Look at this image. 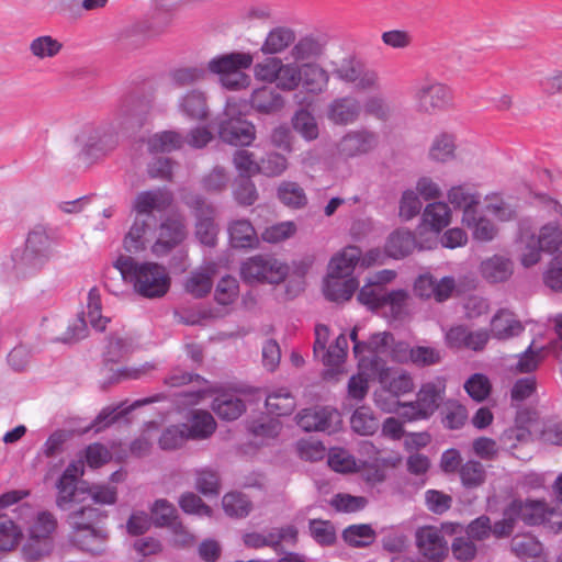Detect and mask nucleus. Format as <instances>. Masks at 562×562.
Wrapping results in <instances>:
<instances>
[{
  "instance_id": "21",
  "label": "nucleus",
  "mask_w": 562,
  "mask_h": 562,
  "mask_svg": "<svg viewBox=\"0 0 562 562\" xmlns=\"http://www.w3.org/2000/svg\"><path fill=\"white\" fill-rule=\"evenodd\" d=\"M326 52V43L314 35L300 37L290 48L291 64L303 65L317 63Z\"/></svg>"
},
{
  "instance_id": "58",
  "label": "nucleus",
  "mask_w": 562,
  "mask_h": 562,
  "mask_svg": "<svg viewBox=\"0 0 562 562\" xmlns=\"http://www.w3.org/2000/svg\"><path fill=\"white\" fill-rule=\"evenodd\" d=\"M87 308V314L91 326L99 331H103L110 319L101 315V295L98 288L95 286L90 289L88 293Z\"/></svg>"
},
{
  "instance_id": "24",
  "label": "nucleus",
  "mask_w": 562,
  "mask_h": 562,
  "mask_svg": "<svg viewBox=\"0 0 562 562\" xmlns=\"http://www.w3.org/2000/svg\"><path fill=\"white\" fill-rule=\"evenodd\" d=\"M361 105L353 97H341L334 99L327 109V117L337 125H349L355 123L360 115Z\"/></svg>"
},
{
  "instance_id": "37",
  "label": "nucleus",
  "mask_w": 562,
  "mask_h": 562,
  "mask_svg": "<svg viewBox=\"0 0 562 562\" xmlns=\"http://www.w3.org/2000/svg\"><path fill=\"white\" fill-rule=\"evenodd\" d=\"M63 47V43L50 35L36 36L29 44L31 55L40 60L55 58Z\"/></svg>"
},
{
  "instance_id": "4",
  "label": "nucleus",
  "mask_w": 562,
  "mask_h": 562,
  "mask_svg": "<svg viewBox=\"0 0 562 562\" xmlns=\"http://www.w3.org/2000/svg\"><path fill=\"white\" fill-rule=\"evenodd\" d=\"M57 528V519L49 512H40L29 529V538L23 544V557L29 561L47 555L53 549L52 535Z\"/></svg>"
},
{
  "instance_id": "2",
  "label": "nucleus",
  "mask_w": 562,
  "mask_h": 562,
  "mask_svg": "<svg viewBox=\"0 0 562 562\" xmlns=\"http://www.w3.org/2000/svg\"><path fill=\"white\" fill-rule=\"evenodd\" d=\"M128 121L122 115L100 124H85L78 131L75 142L81 153L98 159L113 151L120 142V132L128 128Z\"/></svg>"
},
{
  "instance_id": "14",
  "label": "nucleus",
  "mask_w": 562,
  "mask_h": 562,
  "mask_svg": "<svg viewBox=\"0 0 562 562\" xmlns=\"http://www.w3.org/2000/svg\"><path fill=\"white\" fill-rule=\"evenodd\" d=\"M378 145V135L367 128L352 130L346 133L337 145L340 156L355 158L373 150Z\"/></svg>"
},
{
  "instance_id": "27",
  "label": "nucleus",
  "mask_w": 562,
  "mask_h": 562,
  "mask_svg": "<svg viewBox=\"0 0 562 562\" xmlns=\"http://www.w3.org/2000/svg\"><path fill=\"white\" fill-rule=\"evenodd\" d=\"M218 265L206 262L200 270L191 272L184 283L186 291L194 297H203L210 293L213 285V277L217 273Z\"/></svg>"
},
{
  "instance_id": "57",
  "label": "nucleus",
  "mask_w": 562,
  "mask_h": 562,
  "mask_svg": "<svg viewBox=\"0 0 562 562\" xmlns=\"http://www.w3.org/2000/svg\"><path fill=\"white\" fill-rule=\"evenodd\" d=\"M195 487L204 495H217L220 493L218 472L211 468H201L195 470Z\"/></svg>"
},
{
  "instance_id": "10",
  "label": "nucleus",
  "mask_w": 562,
  "mask_h": 562,
  "mask_svg": "<svg viewBox=\"0 0 562 562\" xmlns=\"http://www.w3.org/2000/svg\"><path fill=\"white\" fill-rule=\"evenodd\" d=\"M292 65L277 56H267L254 65V77L259 82L274 83L277 89L288 92L291 75H294Z\"/></svg>"
},
{
  "instance_id": "45",
  "label": "nucleus",
  "mask_w": 562,
  "mask_h": 562,
  "mask_svg": "<svg viewBox=\"0 0 562 562\" xmlns=\"http://www.w3.org/2000/svg\"><path fill=\"white\" fill-rule=\"evenodd\" d=\"M280 201L292 209H301L306 205L307 198L303 188L293 181H283L278 188Z\"/></svg>"
},
{
  "instance_id": "48",
  "label": "nucleus",
  "mask_w": 562,
  "mask_h": 562,
  "mask_svg": "<svg viewBox=\"0 0 562 562\" xmlns=\"http://www.w3.org/2000/svg\"><path fill=\"white\" fill-rule=\"evenodd\" d=\"M207 66H186L170 72V80L177 87H186L201 82L206 78Z\"/></svg>"
},
{
  "instance_id": "59",
  "label": "nucleus",
  "mask_w": 562,
  "mask_h": 562,
  "mask_svg": "<svg viewBox=\"0 0 562 562\" xmlns=\"http://www.w3.org/2000/svg\"><path fill=\"white\" fill-rule=\"evenodd\" d=\"M266 547L277 550L282 542L295 543L297 540V529L293 525L281 528H271L262 532Z\"/></svg>"
},
{
  "instance_id": "20",
  "label": "nucleus",
  "mask_w": 562,
  "mask_h": 562,
  "mask_svg": "<svg viewBox=\"0 0 562 562\" xmlns=\"http://www.w3.org/2000/svg\"><path fill=\"white\" fill-rule=\"evenodd\" d=\"M172 196L169 192L156 189L139 192L133 202V211L136 216L150 220L154 211H165L170 206Z\"/></svg>"
},
{
  "instance_id": "52",
  "label": "nucleus",
  "mask_w": 562,
  "mask_h": 562,
  "mask_svg": "<svg viewBox=\"0 0 562 562\" xmlns=\"http://www.w3.org/2000/svg\"><path fill=\"white\" fill-rule=\"evenodd\" d=\"M60 239V229L46 224L34 225L27 234L26 246L56 244Z\"/></svg>"
},
{
  "instance_id": "33",
  "label": "nucleus",
  "mask_w": 562,
  "mask_h": 562,
  "mask_svg": "<svg viewBox=\"0 0 562 562\" xmlns=\"http://www.w3.org/2000/svg\"><path fill=\"white\" fill-rule=\"evenodd\" d=\"M213 412L223 420L237 419L246 411L245 402L232 393H221L212 402Z\"/></svg>"
},
{
  "instance_id": "25",
  "label": "nucleus",
  "mask_w": 562,
  "mask_h": 562,
  "mask_svg": "<svg viewBox=\"0 0 562 562\" xmlns=\"http://www.w3.org/2000/svg\"><path fill=\"white\" fill-rule=\"evenodd\" d=\"M359 288V282L356 278L340 277L330 272L324 281V295L331 302H347Z\"/></svg>"
},
{
  "instance_id": "11",
  "label": "nucleus",
  "mask_w": 562,
  "mask_h": 562,
  "mask_svg": "<svg viewBox=\"0 0 562 562\" xmlns=\"http://www.w3.org/2000/svg\"><path fill=\"white\" fill-rule=\"evenodd\" d=\"M414 100L418 111L435 113L446 109L451 103L452 95L447 86L427 80L416 87Z\"/></svg>"
},
{
  "instance_id": "42",
  "label": "nucleus",
  "mask_w": 562,
  "mask_h": 562,
  "mask_svg": "<svg viewBox=\"0 0 562 562\" xmlns=\"http://www.w3.org/2000/svg\"><path fill=\"white\" fill-rule=\"evenodd\" d=\"M222 505L225 514L234 518H245L252 509L250 499L239 492L225 494L222 499Z\"/></svg>"
},
{
  "instance_id": "62",
  "label": "nucleus",
  "mask_w": 562,
  "mask_h": 562,
  "mask_svg": "<svg viewBox=\"0 0 562 562\" xmlns=\"http://www.w3.org/2000/svg\"><path fill=\"white\" fill-rule=\"evenodd\" d=\"M130 350L131 346L126 339L119 336H111L103 355L105 364L120 362L128 355Z\"/></svg>"
},
{
  "instance_id": "36",
  "label": "nucleus",
  "mask_w": 562,
  "mask_h": 562,
  "mask_svg": "<svg viewBox=\"0 0 562 562\" xmlns=\"http://www.w3.org/2000/svg\"><path fill=\"white\" fill-rule=\"evenodd\" d=\"M229 246H257V232L248 220H235L227 227Z\"/></svg>"
},
{
  "instance_id": "39",
  "label": "nucleus",
  "mask_w": 562,
  "mask_h": 562,
  "mask_svg": "<svg viewBox=\"0 0 562 562\" xmlns=\"http://www.w3.org/2000/svg\"><path fill=\"white\" fill-rule=\"evenodd\" d=\"M184 139L175 131H164L151 135L147 139V147L151 154L170 153L179 149Z\"/></svg>"
},
{
  "instance_id": "16",
  "label": "nucleus",
  "mask_w": 562,
  "mask_h": 562,
  "mask_svg": "<svg viewBox=\"0 0 562 562\" xmlns=\"http://www.w3.org/2000/svg\"><path fill=\"white\" fill-rule=\"evenodd\" d=\"M448 202L463 211L462 223L472 226L473 214L481 202V194L470 184L463 183L451 187L447 192Z\"/></svg>"
},
{
  "instance_id": "7",
  "label": "nucleus",
  "mask_w": 562,
  "mask_h": 562,
  "mask_svg": "<svg viewBox=\"0 0 562 562\" xmlns=\"http://www.w3.org/2000/svg\"><path fill=\"white\" fill-rule=\"evenodd\" d=\"M288 92L295 91L299 87L311 95H319L328 90L330 72L318 63L303 65L293 64Z\"/></svg>"
},
{
  "instance_id": "43",
  "label": "nucleus",
  "mask_w": 562,
  "mask_h": 562,
  "mask_svg": "<svg viewBox=\"0 0 562 562\" xmlns=\"http://www.w3.org/2000/svg\"><path fill=\"white\" fill-rule=\"evenodd\" d=\"M105 512L86 505L69 515V524L72 529L95 528V524L105 518Z\"/></svg>"
},
{
  "instance_id": "41",
  "label": "nucleus",
  "mask_w": 562,
  "mask_h": 562,
  "mask_svg": "<svg viewBox=\"0 0 562 562\" xmlns=\"http://www.w3.org/2000/svg\"><path fill=\"white\" fill-rule=\"evenodd\" d=\"M350 425L355 432L361 436H371L379 429V420L367 406L358 407L350 418Z\"/></svg>"
},
{
  "instance_id": "12",
  "label": "nucleus",
  "mask_w": 562,
  "mask_h": 562,
  "mask_svg": "<svg viewBox=\"0 0 562 562\" xmlns=\"http://www.w3.org/2000/svg\"><path fill=\"white\" fill-rule=\"evenodd\" d=\"M304 431H335L340 423L339 413L331 407L315 406L302 409L295 417Z\"/></svg>"
},
{
  "instance_id": "29",
  "label": "nucleus",
  "mask_w": 562,
  "mask_h": 562,
  "mask_svg": "<svg viewBox=\"0 0 562 562\" xmlns=\"http://www.w3.org/2000/svg\"><path fill=\"white\" fill-rule=\"evenodd\" d=\"M524 326L515 315L507 311H498L491 321V334L498 340H507L520 335Z\"/></svg>"
},
{
  "instance_id": "50",
  "label": "nucleus",
  "mask_w": 562,
  "mask_h": 562,
  "mask_svg": "<svg viewBox=\"0 0 562 562\" xmlns=\"http://www.w3.org/2000/svg\"><path fill=\"white\" fill-rule=\"evenodd\" d=\"M293 128L305 139L314 140L319 135L315 116L307 110H299L292 119Z\"/></svg>"
},
{
  "instance_id": "18",
  "label": "nucleus",
  "mask_w": 562,
  "mask_h": 562,
  "mask_svg": "<svg viewBox=\"0 0 562 562\" xmlns=\"http://www.w3.org/2000/svg\"><path fill=\"white\" fill-rule=\"evenodd\" d=\"M376 378L383 391L397 398L414 390L412 375L400 368L381 366L376 369Z\"/></svg>"
},
{
  "instance_id": "3",
  "label": "nucleus",
  "mask_w": 562,
  "mask_h": 562,
  "mask_svg": "<svg viewBox=\"0 0 562 562\" xmlns=\"http://www.w3.org/2000/svg\"><path fill=\"white\" fill-rule=\"evenodd\" d=\"M254 64V56L248 52H232L217 55L207 61V71L216 75L222 88L240 91L248 88L251 78L244 70Z\"/></svg>"
},
{
  "instance_id": "38",
  "label": "nucleus",
  "mask_w": 562,
  "mask_h": 562,
  "mask_svg": "<svg viewBox=\"0 0 562 562\" xmlns=\"http://www.w3.org/2000/svg\"><path fill=\"white\" fill-rule=\"evenodd\" d=\"M296 402L291 392L286 389H279L270 393L266 398L268 412L276 416H288L292 414Z\"/></svg>"
},
{
  "instance_id": "51",
  "label": "nucleus",
  "mask_w": 562,
  "mask_h": 562,
  "mask_svg": "<svg viewBox=\"0 0 562 562\" xmlns=\"http://www.w3.org/2000/svg\"><path fill=\"white\" fill-rule=\"evenodd\" d=\"M344 540L356 548L370 546L375 539V531L370 525H351L342 532Z\"/></svg>"
},
{
  "instance_id": "22",
  "label": "nucleus",
  "mask_w": 562,
  "mask_h": 562,
  "mask_svg": "<svg viewBox=\"0 0 562 562\" xmlns=\"http://www.w3.org/2000/svg\"><path fill=\"white\" fill-rule=\"evenodd\" d=\"M179 113L191 121H203L209 115L207 95L201 89H190L177 101Z\"/></svg>"
},
{
  "instance_id": "28",
  "label": "nucleus",
  "mask_w": 562,
  "mask_h": 562,
  "mask_svg": "<svg viewBox=\"0 0 562 562\" xmlns=\"http://www.w3.org/2000/svg\"><path fill=\"white\" fill-rule=\"evenodd\" d=\"M108 533L101 528L74 529L72 541L83 551L93 555L105 552Z\"/></svg>"
},
{
  "instance_id": "35",
  "label": "nucleus",
  "mask_w": 562,
  "mask_h": 562,
  "mask_svg": "<svg viewBox=\"0 0 562 562\" xmlns=\"http://www.w3.org/2000/svg\"><path fill=\"white\" fill-rule=\"evenodd\" d=\"M87 482L75 483L74 480L59 479L56 487L58 495L56 504L61 509H68L70 504H80L87 502L85 496Z\"/></svg>"
},
{
  "instance_id": "40",
  "label": "nucleus",
  "mask_w": 562,
  "mask_h": 562,
  "mask_svg": "<svg viewBox=\"0 0 562 562\" xmlns=\"http://www.w3.org/2000/svg\"><path fill=\"white\" fill-rule=\"evenodd\" d=\"M462 485L468 490L477 488L486 481L485 467L476 460H469L459 469Z\"/></svg>"
},
{
  "instance_id": "17",
  "label": "nucleus",
  "mask_w": 562,
  "mask_h": 562,
  "mask_svg": "<svg viewBox=\"0 0 562 562\" xmlns=\"http://www.w3.org/2000/svg\"><path fill=\"white\" fill-rule=\"evenodd\" d=\"M519 243L521 246H561L562 231L557 223H548L537 231L524 222L519 227Z\"/></svg>"
},
{
  "instance_id": "49",
  "label": "nucleus",
  "mask_w": 562,
  "mask_h": 562,
  "mask_svg": "<svg viewBox=\"0 0 562 562\" xmlns=\"http://www.w3.org/2000/svg\"><path fill=\"white\" fill-rule=\"evenodd\" d=\"M216 428V423L213 416L205 411L194 412L191 424L189 425V432L191 439H205L210 437Z\"/></svg>"
},
{
  "instance_id": "5",
  "label": "nucleus",
  "mask_w": 562,
  "mask_h": 562,
  "mask_svg": "<svg viewBox=\"0 0 562 562\" xmlns=\"http://www.w3.org/2000/svg\"><path fill=\"white\" fill-rule=\"evenodd\" d=\"M289 273V266L272 257L254 256L240 266V277L249 284L283 282Z\"/></svg>"
},
{
  "instance_id": "13",
  "label": "nucleus",
  "mask_w": 562,
  "mask_h": 562,
  "mask_svg": "<svg viewBox=\"0 0 562 562\" xmlns=\"http://www.w3.org/2000/svg\"><path fill=\"white\" fill-rule=\"evenodd\" d=\"M416 546L426 559L439 562L448 555L449 547L440 529L435 526H424L416 530Z\"/></svg>"
},
{
  "instance_id": "31",
  "label": "nucleus",
  "mask_w": 562,
  "mask_h": 562,
  "mask_svg": "<svg viewBox=\"0 0 562 562\" xmlns=\"http://www.w3.org/2000/svg\"><path fill=\"white\" fill-rule=\"evenodd\" d=\"M188 235L184 221L179 215L168 216L159 227V237L154 246H177Z\"/></svg>"
},
{
  "instance_id": "54",
  "label": "nucleus",
  "mask_w": 562,
  "mask_h": 562,
  "mask_svg": "<svg viewBox=\"0 0 562 562\" xmlns=\"http://www.w3.org/2000/svg\"><path fill=\"white\" fill-rule=\"evenodd\" d=\"M233 165L239 173V179H250L260 173V165L255 155L247 149H238L233 156Z\"/></svg>"
},
{
  "instance_id": "47",
  "label": "nucleus",
  "mask_w": 562,
  "mask_h": 562,
  "mask_svg": "<svg viewBox=\"0 0 562 562\" xmlns=\"http://www.w3.org/2000/svg\"><path fill=\"white\" fill-rule=\"evenodd\" d=\"M22 536L21 528L15 524L13 517L0 514V551H10L19 542Z\"/></svg>"
},
{
  "instance_id": "23",
  "label": "nucleus",
  "mask_w": 562,
  "mask_h": 562,
  "mask_svg": "<svg viewBox=\"0 0 562 562\" xmlns=\"http://www.w3.org/2000/svg\"><path fill=\"white\" fill-rule=\"evenodd\" d=\"M278 90L277 87L269 86L255 89L249 99L251 109L260 114L268 115L280 112L284 108L285 101Z\"/></svg>"
},
{
  "instance_id": "64",
  "label": "nucleus",
  "mask_w": 562,
  "mask_h": 562,
  "mask_svg": "<svg viewBox=\"0 0 562 562\" xmlns=\"http://www.w3.org/2000/svg\"><path fill=\"white\" fill-rule=\"evenodd\" d=\"M361 67L362 64L355 57H346L335 65L333 75L346 83H353Z\"/></svg>"
},
{
  "instance_id": "53",
  "label": "nucleus",
  "mask_w": 562,
  "mask_h": 562,
  "mask_svg": "<svg viewBox=\"0 0 562 562\" xmlns=\"http://www.w3.org/2000/svg\"><path fill=\"white\" fill-rule=\"evenodd\" d=\"M46 248H14L12 259L16 267L38 268L48 258Z\"/></svg>"
},
{
  "instance_id": "32",
  "label": "nucleus",
  "mask_w": 562,
  "mask_h": 562,
  "mask_svg": "<svg viewBox=\"0 0 562 562\" xmlns=\"http://www.w3.org/2000/svg\"><path fill=\"white\" fill-rule=\"evenodd\" d=\"M452 217L449 205L445 202L428 203L422 214V223L435 234L447 227Z\"/></svg>"
},
{
  "instance_id": "1",
  "label": "nucleus",
  "mask_w": 562,
  "mask_h": 562,
  "mask_svg": "<svg viewBox=\"0 0 562 562\" xmlns=\"http://www.w3.org/2000/svg\"><path fill=\"white\" fill-rule=\"evenodd\" d=\"M114 268L122 280L131 282L135 293L146 299H161L170 290L171 278L167 269L156 262H140L131 256H120Z\"/></svg>"
},
{
  "instance_id": "26",
  "label": "nucleus",
  "mask_w": 562,
  "mask_h": 562,
  "mask_svg": "<svg viewBox=\"0 0 562 562\" xmlns=\"http://www.w3.org/2000/svg\"><path fill=\"white\" fill-rule=\"evenodd\" d=\"M295 41V32L289 26H274L266 35L260 52L265 56H277L284 53Z\"/></svg>"
},
{
  "instance_id": "46",
  "label": "nucleus",
  "mask_w": 562,
  "mask_h": 562,
  "mask_svg": "<svg viewBox=\"0 0 562 562\" xmlns=\"http://www.w3.org/2000/svg\"><path fill=\"white\" fill-rule=\"evenodd\" d=\"M456 139L452 134L437 135L430 146L429 156L432 160L447 162L454 157Z\"/></svg>"
},
{
  "instance_id": "44",
  "label": "nucleus",
  "mask_w": 562,
  "mask_h": 562,
  "mask_svg": "<svg viewBox=\"0 0 562 562\" xmlns=\"http://www.w3.org/2000/svg\"><path fill=\"white\" fill-rule=\"evenodd\" d=\"M190 438L189 425L180 424L167 427L159 437V447L162 450L181 448Z\"/></svg>"
},
{
  "instance_id": "6",
  "label": "nucleus",
  "mask_w": 562,
  "mask_h": 562,
  "mask_svg": "<svg viewBox=\"0 0 562 562\" xmlns=\"http://www.w3.org/2000/svg\"><path fill=\"white\" fill-rule=\"evenodd\" d=\"M226 116L220 123L218 134L223 142L234 146H249L256 138L255 125L243 115L237 114L236 104L228 101Z\"/></svg>"
},
{
  "instance_id": "19",
  "label": "nucleus",
  "mask_w": 562,
  "mask_h": 562,
  "mask_svg": "<svg viewBox=\"0 0 562 562\" xmlns=\"http://www.w3.org/2000/svg\"><path fill=\"white\" fill-rule=\"evenodd\" d=\"M149 29L147 20H138L122 26L114 34V44L121 50L132 52L140 48L147 38H149Z\"/></svg>"
},
{
  "instance_id": "61",
  "label": "nucleus",
  "mask_w": 562,
  "mask_h": 562,
  "mask_svg": "<svg viewBox=\"0 0 562 562\" xmlns=\"http://www.w3.org/2000/svg\"><path fill=\"white\" fill-rule=\"evenodd\" d=\"M464 389L470 397L476 402H482L490 395L492 385L486 375L474 373L465 381Z\"/></svg>"
},
{
  "instance_id": "30",
  "label": "nucleus",
  "mask_w": 562,
  "mask_h": 562,
  "mask_svg": "<svg viewBox=\"0 0 562 562\" xmlns=\"http://www.w3.org/2000/svg\"><path fill=\"white\" fill-rule=\"evenodd\" d=\"M480 272L490 283L506 282L514 272V266L509 258L495 255L481 262Z\"/></svg>"
},
{
  "instance_id": "55",
  "label": "nucleus",
  "mask_w": 562,
  "mask_h": 562,
  "mask_svg": "<svg viewBox=\"0 0 562 562\" xmlns=\"http://www.w3.org/2000/svg\"><path fill=\"white\" fill-rule=\"evenodd\" d=\"M552 250V259L543 273V282L551 290L562 292V251L560 248Z\"/></svg>"
},
{
  "instance_id": "8",
  "label": "nucleus",
  "mask_w": 562,
  "mask_h": 562,
  "mask_svg": "<svg viewBox=\"0 0 562 562\" xmlns=\"http://www.w3.org/2000/svg\"><path fill=\"white\" fill-rule=\"evenodd\" d=\"M445 392L441 382H428L422 385L414 402L403 404L401 416L409 422L426 419L439 407Z\"/></svg>"
},
{
  "instance_id": "9",
  "label": "nucleus",
  "mask_w": 562,
  "mask_h": 562,
  "mask_svg": "<svg viewBox=\"0 0 562 562\" xmlns=\"http://www.w3.org/2000/svg\"><path fill=\"white\" fill-rule=\"evenodd\" d=\"M375 263H383L380 248H370L364 256L361 248H344L342 251L330 259L328 272L352 278L351 276L357 268L364 270Z\"/></svg>"
},
{
  "instance_id": "63",
  "label": "nucleus",
  "mask_w": 562,
  "mask_h": 562,
  "mask_svg": "<svg viewBox=\"0 0 562 562\" xmlns=\"http://www.w3.org/2000/svg\"><path fill=\"white\" fill-rule=\"evenodd\" d=\"M310 532L313 539L323 544H333L336 540L334 526L327 520L312 519L310 521Z\"/></svg>"
},
{
  "instance_id": "15",
  "label": "nucleus",
  "mask_w": 562,
  "mask_h": 562,
  "mask_svg": "<svg viewBox=\"0 0 562 562\" xmlns=\"http://www.w3.org/2000/svg\"><path fill=\"white\" fill-rule=\"evenodd\" d=\"M512 515H514L516 519H520L527 525L536 526L551 521L552 517L555 515V512L543 501L516 499L513 501L509 506L510 519Z\"/></svg>"
},
{
  "instance_id": "34",
  "label": "nucleus",
  "mask_w": 562,
  "mask_h": 562,
  "mask_svg": "<svg viewBox=\"0 0 562 562\" xmlns=\"http://www.w3.org/2000/svg\"><path fill=\"white\" fill-rule=\"evenodd\" d=\"M176 508L166 499H158L151 508L153 522L158 527H171L176 533L180 532L183 537L182 541L186 542L190 535L183 531L180 522L176 521Z\"/></svg>"
},
{
  "instance_id": "60",
  "label": "nucleus",
  "mask_w": 562,
  "mask_h": 562,
  "mask_svg": "<svg viewBox=\"0 0 562 562\" xmlns=\"http://www.w3.org/2000/svg\"><path fill=\"white\" fill-rule=\"evenodd\" d=\"M85 496L87 501H91L99 505H112L116 502L117 492L114 486L87 483Z\"/></svg>"
},
{
  "instance_id": "56",
  "label": "nucleus",
  "mask_w": 562,
  "mask_h": 562,
  "mask_svg": "<svg viewBox=\"0 0 562 562\" xmlns=\"http://www.w3.org/2000/svg\"><path fill=\"white\" fill-rule=\"evenodd\" d=\"M229 183V176L224 167L215 166L201 178V187L209 193H220Z\"/></svg>"
}]
</instances>
